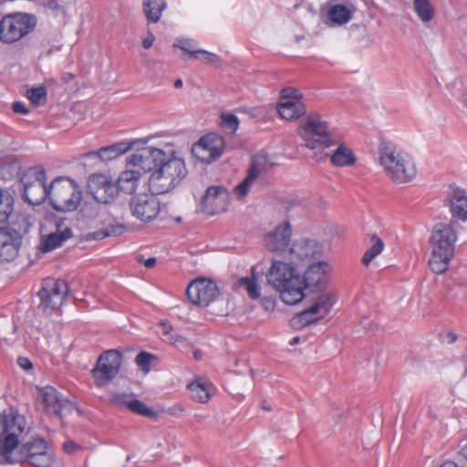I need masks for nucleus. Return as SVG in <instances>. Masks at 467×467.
<instances>
[{"label":"nucleus","instance_id":"864d4df0","mask_svg":"<svg viewBox=\"0 0 467 467\" xmlns=\"http://www.w3.org/2000/svg\"><path fill=\"white\" fill-rule=\"evenodd\" d=\"M155 40V36L152 33L149 32L147 36L142 41V46L144 48L149 49L152 47L153 42Z\"/></svg>","mask_w":467,"mask_h":467},{"label":"nucleus","instance_id":"4d7b16f0","mask_svg":"<svg viewBox=\"0 0 467 467\" xmlns=\"http://www.w3.org/2000/svg\"><path fill=\"white\" fill-rule=\"evenodd\" d=\"M47 5L49 8H51L53 10H57L59 8V5L57 4V2L56 0L48 1Z\"/></svg>","mask_w":467,"mask_h":467},{"label":"nucleus","instance_id":"09e8293b","mask_svg":"<svg viewBox=\"0 0 467 467\" xmlns=\"http://www.w3.org/2000/svg\"><path fill=\"white\" fill-rule=\"evenodd\" d=\"M12 109L15 113L21 115H27L29 113L28 109L23 101H15L12 104Z\"/></svg>","mask_w":467,"mask_h":467},{"label":"nucleus","instance_id":"393cba45","mask_svg":"<svg viewBox=\"0 0 467 467\" xmlns=\"http://www.w3.org/2000/svg\"><path fill=\"white\" fill-rule=\"evenodd\" d=\"M262 170L260 159L254 158L246 177L234 188V194L240 199L245 197L250 189L255 186L261 180Z\"/></svg>","mask_w":467,"mask_h":467},{"label":"nucleus","instance_id":"6ab92c4d","mask_svg":"<svg viewBox=\"0 0 467 467\" xmlns=\"http://www.w3.org/2000/svg\"><path fill=\"white\" fill-rule=\"evenodd\" d=\"M186 294L192 304L207 306L219 296L220 292L215 282L197 278L188 285Z\"/></svg>","mask_w":467,"mask_h":467},{"label":"nucleus","instance_id":"1a4fd4ad","mask_svg":"<svg viewBox=\"0 0 467 467\" xmlns=\"http://www.w3.org/2000/svg\"><path fill=\"white\" fill-rule=\"evenodd\" d=\"M22 196L26 202L32 205H39L48 199L49 186H47V174L41 166L31 167L26 170L21 179Z\"/></svg>","mask_w":467,"mask_h":467},{"label":"nucleus","instance_id":"20e7f679","mask_svg":"<svg viewBox=\"0 0 467 467\" xmlns=\"http://www.w3.org/2000/svg\"><path fill=\"white\" fill-rule=\"evenodd\" d=\"M457 239L455 222L435 224L430 238L431 254L429 259V266L433 273L440 275L448 269L454 255Z\"/></svg>","mask_w":467,"mask_h":467},{"label":"nucleus","instance_id":"c9c22d12","mask_svg":"<svg viewBox=\"0 0 467 467\" xmlns=\"http://www.w3.org/2000/svg\"><path fill=\"white\" fill-rule=\"evenodd\" d=\"M384 242L378 235L371 236V246L365 252L362 263L368 266L384 249Z\"/></svg>","mask_w":467,"mask_h":467},{"label":"nucleus","instance_id":"cd10ccee","mask_svg":"<svg viewBox=\"0 0 467 467\" xmlns=\"http://www.w3.org/2000/svg\"><path fill=\"white\" fill-rule=\"evenodd\" d=\"M354 11L345 4L331 5L327 12L325 24L328 26H341L348 24L353 16Z\"/></svg>","mask_w":467,"mask_h":467},{"label":"nucleus","instance_id":"f8f14e48","mask_svg":"<svg viewBox=\"0 0 467 467\" xmlns=\"http://www.w3.org/2000/svg\"><path fill=\"white\" fill-rule=\"evenodd\" d=\"M336 304L331 292H322L311 300L310 305L299 312L293 319L294 323L306 327L325 318Z\"/></svg>","mask_w":467,"mask_h":467},{"label":"nucleus","instance_id":"72a5a7b5","mask_svg":"<svg viewBox=\"0 0 467 467\" xmlns=\"http://www.w3.org/2000/svg\"><path fill=\"white\" fill-rule=\"evenodd\" d=\"M166 7L165 0H143L142 3L143 13L149 23L159 22Z\"/></svg>","mask_w":467,"mask_h":467},{"label":"nucleus","instance_id":"052dcab7","mask_svg":"<svg viewBox=\"0 0 467 467\" xmlns=\"http://www.w3.org/2000/svg\"><path fill=\"white\" fill-rule=\"evenodd\" d=\"M262 408H263V410H271L270 405H269L266 401H264V402H263V404H262Z\"/></svg>","mask_w":467,"mask_h":467},{"label":"nucleus","instance_id":"a878e982","mask_svg":"<svg viewBox=\"0 0 467 467\" xmlns=\"http://www.w3.org/2000/svg\"><path fill=\"white\" fill-rule=\"evenodd\" d=\"M262 170L260 159L254 158L246 177L234 188V194L240 199L245 197L250 189L255 186L261 180Z\"/></svg>","mask_w":467,"mask_h":467},{"label":"nucleus","instance_id":"4be33fe9","mask_svg":"<svg viewBox=\"0 0 467 467\" xmlns=\"http://www.w3.org/2000/svg\"><path fill=\"white\" fill-rule=\"evenodd\" d=\"M21 243L22 236L18 231L11 227L0 228V258L7 262L14 260Z\"/></svg>","mask_w":467,"mask_h":467},{"label":"nucleus","instance_id":"680f3d73","mask_svg":"<svg viewBox=\"0 0 467 467\" xmlns=\"http://www.w3.org/2000/svg\"><path fill=\"white\" fill-rule=\"evenodd\" d=\"M449 337H451V342H454L457 339V337L454 334H450Z\"/></svg>","mask_w":467,"mask_h":467},{"label":"nucleus","instance_id":"473e14b6","mask_svg":"<svg viewBox=\"0 0 467 467\" xmlns=\"http://www.w3.org/2000/svg\"><path fill=\"white\" fill-rule=\"evenodd\" d=\"M72 236V231L66 228L63 231L52 233L43 238L41 242V249L43 252H50L60 247L65 241Z\"/></svg>","mask_w":467,"mask_h":467},{"label":"nucleus","instance_id":"f3484780","mask_svg":"<svg viewBox=\"0 0 467 467\" xmlns=\"http://www.w3.org/2000/svg\"><path fill=\"white\" fill-rule=\"evenodd\" d=\"M277 111L282 119L296 120L306 112L303 94L299 89H281Z\"/></svg>","mask_w":467,"mask_h":467},{"label":"nucleus","instance_id":"603ef678","mask_svg":"<svg viewBox=\"0 0 467 467\" xmlns=\"http://www.w3.org/2000/svg\"><path fill=\"white\" fill-rule=\"evenodd\" d=\"M17 364L25 371L33 369V364L27 358H18Z\"/></svg>","mask_w":467,"mask_h":467},{"label":"nucleus","instance_id":"5fc2aeb1","mask_svg":"<svg viewBox=\"0 0 467 467\" xmlns=\"http://www.w3.org/2000/svg\"><path fill=\"white\" fill-rule=\"evenodd\" d=\"M462 105V111L467 116V92H465L461 99Z\"/></svg>","mask_w":467,"mask_h":467},{"label":"nucleus","instance_id":"79ce46f5","mask_svg":"<svg viewBox=\"0 0 467 467\" xmlns=\"http://www.w3.org/2000/svg\"><path fill=\"white\" fill-rule=\"evenodd\" d=\"M158 358L146 351L140 352L135 358L137 366L145 373H149L153 361H157Z\"/></svg>","mask_w":467,"mask_h":467},{"label":"nucleus","instance_id":"13d9d810","mask_svg":"<svg viewBox=\"0 0 467 467\" xmlns=\"http://www.w3.org/2000/svg\"><path fill=\"white\" fill-rule=\"evenodd\" d=\"M300 342V337H294L291 340H290V345L291 346H295L296 344H298Z\"/></svg>","mask_w":467,"mask_h":467},{"label":"nucleus","instance_id":"412c9836","mask_svg":"<svg viewBox=\"0 0 467 467\" xmlns=\"http://www.w3.org/2000/svg\"><path fill=\"white\" fill-rule=\"evenodd\" d=\"M291 237V223L288 221H285L265 235V245L269 252L282 253L288 247Z\"/></svg>","mask_w":467,"mask_h":467},{"label":"nucleus","instance_id":"6e6552de","mask_svg":"<svg viewBox=\"0 0 467 467\" xmlns=\"http://www.w3.org/2000/svg\"><path fill=\"white\" fill-rule=\"evenodd\" d=\"M48 200L58 212L76 210L82 199V192L78 183L67 177H58L49 185Z\"/></svg>","mask_w":467,"mask_h":467},{"label":"nucleus","instance_id":"dca6fc26","mask_svg":"<svg viewBox=\"0 0 467 467\" xmlns=\"http://www.w3.org/2000/svg\"><path fill=\"white\" fill-rule=\"evenodd\" d=\"M39 399L44 410L49 415H55L61 420L70 414L73 409L72 402L52 386H45L39 389Z\"/></svg>","mask_w":467,"mask_h":467},{"label":"nucleus","instance_id":"c85d7f7f","mask_svg":"<svg viewBox=\"0 0 467 467\" xmlns=\"http://www.w3.org/2000/svg\"><path fill=\"white\" fill-rule=\"evenodd\" d=\"M134 146V142L119 141L106 147H101L97 151L86 153V157L96 156L103 161L114 160L128 152Z\"/></svg>","mask_w":467,"mask_h":467},{"label":"nucleus","instance_id":"c03bdc74","mask_svg":"<svg viewBox=\"0 0 467 467\" xmlns=\"http://www.w3.org/2000/svg\"><path fill=\"white\" fill-rule=\"evenodd\" d=\"M133 399V396L129 393H116L112 396L111 401L119 407L127 408L129 410V403H131Z\"/></svg>","mask_w":467,"mask_h":467},{"label":"nucleus","instance_id":"49530a36","mask_svg":"<svg viewBox=\"0 0 467 467\" xmlns=\"http://www.w3.org/2000/svg\"><path fill=\"white\" fill-rule=\"evenodd\" d=\"M198 57L202 55L203 57V61L210 64H218L221 61V58L219 56H217L214 53L208 52L203 49H198L197 53Z\"/></svg>","mask_w":467,"mask_h":467},{"label":"nucleus","instance_id":"f704fd0d","mask_svg":"<svg viewBox=\"0 0 467 467\" xmlns=\"http://www.w3.org/2000/svg\"><path fill=\"white\" fill-rule=\"evenodd\" d=\"M412 4L415 14L423 24L433 20L436 10L431 0H413Z\"/></svg>","mask_w":467,"mask_h":467},{"label":"nucleus","instance_id":"7c9ffc66","mask_svg":"<svg viewBox=\"0 0 467 467\" xmlns=\"http://www.w3.org/2000/svg\"><path fill=\"white\" fill-rule=\"evenodd\" d=\"M187 388L191 393L192 399L201 403L207 402L213 390V385L211 382L201 379H194L188 384Z\"/></svg>","mask_w":467,"mask_h":467},{"label":"nucleus","instance_id":"de8ad7c7","mask_svg":"<svg viewBox=\"0 0 467 467\" xmlns=\"http://www.w3.org/2000/svg\"><path fill=\"white\" fill-rule=\"evenodd\" d=\"M63 449L67 453L72 454V453H75L76 451H78V450H80L81 447L79 444H78L74 441L69 440V441H67L64 442Z\"/></svg>","mask_w":467,"mask_h":467},{"label":"nucleus","instance_id":"a211bd4d","mask_svg":"<svg viewBox=\"0 0 467 467\" xmlns=\"http://www.w3.org/2000/svg\"><path fill=\"white\" fill-rule=\"evenodd\" d=\"M224 148V139L221 135L209 133L192 147V152L202 162L211 163L223 154Z\"/></svg>","mask_w":467,"mask_h":467},{"label":"nucleus","instance_id":"8fccbe9b","mask_svg":"<svg viewBox=\"0 0 467 467\" xmlns=\"http://www.w3.org/2000/svg\"><path fill=\"white\" fill-rule=\"evenodd\" d=\"M136 259L138 263L142 264L146 268L153 267L157 261L155 257H149L145 259L142 255H137Z\"/></svg>","mask_w":467,"mask_h":467},{"label":"nucleus","instance_id":"6e6d98bb","mask_svg":"<svg viewBox=\"0 0 467 467\" xmlns=\"http://www.w3.org/2000/svg\"><path fill=\"white\" fill-rule=\"evenodd\" d=\"M440 467H462V466L457 464L454 462L448 461V462H443Z\"/></svg>","mask_w":467,"mask_h":467},{"label":"nucleus","instance_id":"e2e57ef3","mask_svg":"<svg viewBox=\"0 0 467 467\" xmlns=\"http://www.w3.org/2000/svg\"><path fill=\"white\" fill-rule=\"evenodd\" d=\"M163 327H164V331L165 333H168L169 332V329L171 328L170 327H168L166 324H163Z\"/></svg>","mask_w":467,"mask_h":467},{"label":"nucleus","instance_id":"2f4dec72","mask_svg":"<svg viewBox=\"0 0 467 467\" xmlns=\"http://www.w3.org/2000/svg\"><path fill=\"white\" fill-rule=\"evenodd\" d=\"M331 163L336 167H348L356 163L357 158L353 150L341 143L329 154Z\"/></svg>","mask_w":467,"mask_h":467},{"label":"nucleus","instance_id":"69168bd1","mask_svg":"<svg viewBox=\"0 0 467 467\" xmlns=\"http://www.w3.org/2000/svg\"><path fill=\"white\" fill-rule=\"evenodd\" d=\"M68 78H73V75L68 74Z\"/></svg>","mask_w":467,"mask_h":467},{"label":"nucleus","instance_id":"5701e85b","mask_svg":"<svg viewBox=\"0 0 467 467\" xmlns=\"http://www.w3.org/2000/svg\"><path fill=\"white\" fill-rule=\"evenodd\" d=\"M229 203V192L223 187L211 186L206 190L202 205L209 214H216L226 210Z\"/></svg>","mask_w":467,"mask_h":467},{"label":"nucleus","instance_id":"9b49d317","mask_svg":"<svg viewBox=\"0 0 467 467\" xmlns=\"http://www.w3.org/2000/svg\"><path fill=\"white\" fill-rule=\"evenodd\" d=\"M147 157L143 156V150L127 157L126 168L119 175L116 184L119 191L127 194L136 192L140 178L146 174Z\"/></svg>","mask_w":467,"mask_h":467},{"label":"nucleus","instance_id":"ea45409f","mask_svg":"<svg viewBox=\"0 0 467 467\" xmlns=\"http://www.w3.org/2000/svg\"><path fill=\"white\" fill-rule=\"evenodd\" d=\"M105 183L106 185L99 191L103 198L96 199V201L101 203H109L117 197L119 188L116 182H112L109 179Z\"/></svg>","mask_w":467,"mask_h":467},{"label":"nucleus","instance_id":"774afa93","mask_svg":"<svg viewBox=\"0 0 467 467\" xmlns=\"http://www.w3.org/2000/svg\"><path fill=\"white\" fill-rule=\"evenodd\" d=\"M195 358H198V354L194 353Z\"/></svg>","mask_w":467,"mask_h":467},{"label":"nucleus","instance_id":"a18cd8bd","mask_svg":"<svg viewBox=\"0 0 467 467\" xmlns=\"http://www.w3.org/2000/svg\"><path fill=\"white\" fill-rule=\"evenodd\" d=\"M175 47H179L181 49H182L184 52L190 54L192 57H194L196 59L200 58L198 57L197 50H194L195 44L191 39H182L179 40L178 43L174 44Z\"/></svg>","mask_w":467,"mask_h":467},{"label":"nucleus","instance_id":"f03ea898","mask_svg":"<svg viewBox=\"0 0 467 467\" xmlns=\"http://www.w3.org/2000/svg\"><path fill=\"white\" fill-rule=\"evenodd\" d=\"M269 285L280 293L286 305H296L306 296V282L295 266L282 260H273L266 274Z\"/></svg>","mask_w":467,"mask_h":467},{"label":"nucleus","instance_id":"7ed1b4c3","mask_svg":"<svg viewBox=\"0 0 467 467\" xmlns=\"http://www.w3.org/2000/svg\"><path fill=\"white\" fill-rule=\"evenodd\" d=\"M379 161L386 176L396 184L410 182L417 177L418 170L413 157L391 142L379 143Z\"/></svg>","mask_w":467,"mask_h":467},{"label":"nucleus","instance_id":"39448f33","mask_svg":"<svg viewBox=\"0 0 467 467\" xmlns=\"http://www.w3.org/2000/svg\"><path fill=\"white\" fill-rule=\"evenodd\" d=\"M298 134L317 161L327 160L329 155L327 150L337 144L328 123L318 114L308 115L306 120L298 128Z\"/></svg>","mask_w":467,"mask_h":467},{"label":"nucleus","instance_id":"3c124183","mask_svg":"<svg viewBox=\"0 0 467 467\" xmlns=\"http://www.w3.org/2000/svg\"><path fill=\"white\" fill-rule=\"evenodd\" d=\"M262 305L266 311H273L275 307V299L273 297H263Z\"/></svg>","mask_w":467,"mask_h":467},{"label":"nucleus","instance_id":"c756f323","mask_svg":"<svg viewBox=\"0 0 467 467\" xmlns=\"http://www.w3.org/2000/svg\"><path fill=\"white\" fill-rule=\"evenodd\" d=\"M328 269V264L324 261L311 263L305 271L304 275H301L306 282V289L308 286L319 285L323 281Z\"/></svg>","mask_w":467,"mask_h":467},{"label":"nucleus","instance_id":"ddd939ff","mask_svg":"<svg viewBox=\"0 0 467 467\" xmlns=\"http://www.w3.org/2000/svg\"><path fill=\"white\" fill-rule=\"evenodd\" d=\"M122 363V355L117 349L104 351L98 358L91 375L96 386L103 387L119 374Z\"/></svg>","mask_w":467,"mask_h":467},{"label":"nucleus","instance_id":"aec40b11","mask_svg":"<svg viewBox=\"0 0 467 467\" xmlns=\"http://www.w3.org/2000/svg\"><path fill=\"white\" fill-rule=\"evenodd\" d=\"M322 254V245L315 240L301 238L295 240L289 247L290 259L295 264H306L318 258Z\"/></svg>","mask_w":467,"mask_h":467},{"label":"nucleus","instance_id":"4468645a","mask_svg":"<svg viewBox=\"0 0 467 467\" xmlns=\"http://www.w3.org/2000/svg\"><path fill=\"white\" fill-rule=\"evenodd\" d=\"M67 294L68 285L66 281L47 277L43 280L38 292L39 306L46 312L57 310L64 305Z\"/></svg>","mask_w":467,"mask_h":467},{"label":"nucleus","instance_id":"e433bc0d","mask_svg":"<svg viewBox=\"0 0 467 467\" xmlns=\"http://www.w3.org/2000/svg\"><path fill=\"white\" fill-rule=\"evenodd\" d=\"M108 179V176L101 173H96L89 176L88 182V189L94 199L103 198L99 191L106 185L105 182Z\"/></svg>","mask_w":467,"mask_h":467},{"label":"nucleus","instance_id":"2eb2a0df","mask_svg":"<svg viewBox=\"0 0 467 467\" xmlns=\"http://www.w3.org/2000/svg\"><path fill=\"white\" fill-rule=\"evenodd\" d=\"M156 195L151 192L134 195L130 202L132 216L145 223L155 220L161 212V202Z\"/></svg>","mask_w":467,"mask_h":467},{"label":"nucleus","instance_id":"37998d69","mask_svg":"<svg viewBox=\"0 0 467 467\" xmlns=\"http://www.w3.org/2000/svg\"><path fill=\"white\" fill-rule=\"evenodd\" d=\"M26 97L32 105H43L47 101V89H26Z\"/></svg>","mask_w":467,"mask_h":467},{"label":"nucleus","instance_id":"338daca9","mask_svg":"<svg viewBox=\"0 0 467 467\" xmlns=\"http://www.w3.org/2000/svg\"><path fill=\"white\" fill-rule=\"evenodd\" d=\"M195 358H198V354L194 353Z\"/></svg>","mask_w":467,"mask_h":467},{"label":"nucleus","instance_id":"423d86ee","mask_svg":"<svg viewBox=\"0 0 467 467\" xmlns=\"http://www.w3.org/2000/svg\"><path fill=\"white\" fill-rule=\"evenodd\" d=\"M55 453L47 441L40 437L17 445L5 463H22L31 467H53Z\"/></svg>","mask_w":467,"mask_h":467},{"label":"nucleus","instance_id":"b1692460","mask_svg":"<svg viewBox=\"0 0 467 467\" xmlns=\"http://www.w3.org/2000/svg\"><path fill=\"white\" fill-rule=\"evenodd\" d=\"M451 221L467 222V193L459 187H451L448 195Z\"/></svg>","mask_w":467,"mask_h":467},{"label":"nucleus","instance_id":"f257e3e1","mask_svg":"<svg viewBox=\"0 0 467 467\" xmlns=\"http://www.w3.org/2000/svg\"><path fill=\"white\" fill-rule=\"evenodd\" d=\"M143 156L147 157L146 171L150 172L149 178L150 191L155 194H164L174 189L186 177L187 170L184 161L176 157L174 152L147 147L142 149Z\"/></svg>","mask_w":467,"mask_h":467},{"label":"nucleus","instance_id":"9d476101","mask_svg":"<svg viewBox=\"0 0 467 467\" xmlns=\"http://www.w3.org/2000/svg\"><path fill=\"white\" fill-rule=\"evenodd\" d=\"M36 25V17L32 15H6L0 20V41L6 44L15 43L32 32Z\"/></svg>","mask_w":467,"mask_h":467},{"label":"nucleus","instance_id":"0eeeda50","mask_svg":"<svg viewBox=\"0 0 467 467\" xmlns=\"http://www.w3.org/2000/svg\"><path fill=\"white\" fill-rule=\"evenodd\" d=\"M26 433V420L24 415L10 410L0 414V456L5 463L24 434Z\"/></svg>","mask_w":467,"mask_h":467},{"label":"nucleus","instance_id":"4c0bfd02","mask_svg":"<svg viewBox=\"0 0 467 467\" xmlns=\"http://www.w3.org/2000/svg\"><path fill=\"white\" fill-rule=\"evenodd\" d=\"M220 126L225 133L233 135L239 128V119L231 112H222L220 114Z\"/></svg>","mask_w":467,"mask_h":467},{"label":"nucleus","instance_id":"bf43d9fd","mask_svg":"<svg viewBox=\"0 0 467 467\" xmlns=\"http://www.w3.org/2000/svg\"><path fill=\"white\" fill-rule=\"evenodd\" d=\"M183 85V82L181 78L175 80L174 87L173 88H182Z\"/></svg>","mask_w":467,"mask_h":467},{"label":"nucleus","instance_id":"bb28decb","mask_svg":"<svg viewBox=\"0 0 467 467\" xmlns=\"http://www.w3.org/2000/svg\"><path fill=\"white\" fill-rule=\"evenodd\" d=\"M264 273L258 270L257 266L251 268V275L249 276L241 277L236 281L238 287H243L250 299L256 300L261 296L260 282L262 281Z\"/></svg>","mask_w":467,"mask_h":467},{"label":"nucleus","instance_id":"a19ab883","mask_svg":"<svg viewBox=\"0 0 467 467\" xmlns=\"http://www.w3.org/2000/svg\"><path fill=\"white\" fill-rule=\"evenodd\" d=\"M129 410L150 419L157 416L156 412L152 409L149 408L144 402L137 399H133L131 403H129Z\"/></svg>","mask_w":467,"mask_h":467},{"label":"nucleus","instance_id":"0e129e2a","mask_svg":"<svg viewBox=\"0 0 467 467\" xmlns=\"http://www.w3.org/2000/svg\"><path fill=\"white\" fill-rule=\"evenodd\" d=\"M32 88H45V87H44L43 85H39V86H37V87L33 86Z\"/></svg>","mask_w":467,"mask_h":467},{"label":"nucleus","instance_id":"58836bf2","mask_svg":"<svg viewBox=\"0 0 467 467\" xmlns=\"http://www.w3.org/2000/svg\"><path fill=\"white\" fill-rule=\"evenodd\" d=\"M13 197L5 191L0 190V223L7 221L13 211Z\"/></svg>","mask_w":467,"mask_h":467}]
</instances>
